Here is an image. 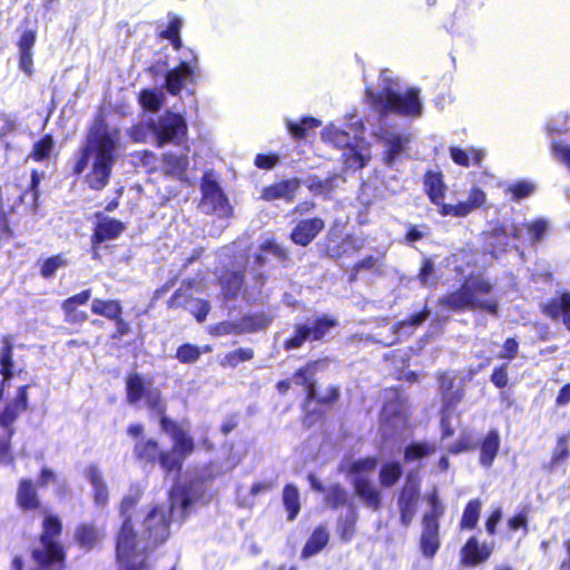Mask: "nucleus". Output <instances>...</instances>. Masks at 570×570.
Instances as JSON below:
<instances>
[{
    "instance_id": "f257e3e1",
    "label": "nucleus",
    "mask_w": 570,
    "mask_h": 570,
    "mask_svg": "<svg viewBox=\"0 0 570 570\" xmlns=\"http://www.w3.org/2000/svg\"><path fill=\"white\" fill-rule=\"evenodd\" d=\"M120 145V132L99 121L95 124L87 137L81 155L75 165V173L86 174L90 188L100 190L109 181Z\"/></svg>"
},
{
    "instance_id": "f03ea898",
    "label": "nucleus",
    "mask_w": 570,
    "mask_h": 570,
    "mask_svg": "<svg viewBox=\"0 0 570 570\" xmlns=\"http://www.w3.org/2000/svg\"><path fill=\"white\" fill-rule=\"evenodd\" d=\"M381 81L382 92L374 95L371 90L366 91L367 99L379 111H392L402 116L417 117L421 115L422 105L419 99V91L410 89L405 92L399 90L397 83L391 78V72H382Z\"/></svg>"
},
{
    "instance_id": "7ed1b4c3",
    "label": "nucleus",
    "mask_w": 570,
    "mask_h": 570,
    "mask_svg": "<svg viewBox=\"0 0 570 570\" xmlns=\"http://www.w3.org/2000/svg\"><path fill=\"white\" fill-rule=\"evenodd\" d=\"M363 131V124L360 120H354L350 122L348 131L334 125L325 127L322 138L337 148H346L343 154L345 165L352 169H361L370 159L368 149L358 144Z\"/></svg>"
},
{
    "instance_id": "20e7f679",
    "label": "nucleus",
    "mask_w": 570,
    "mask_h": 570,
    "mask_svg": "<svg viewBox=\"0 0 570 570\" xmlns=\"http://www.w3.org/2000/svg\"><path fill=\"white\" fill-rule=\"evenodd\" d=\"M136 501L131 498H125L120 504V512L126 520L124 521L117 538V559L120 563V570H149L147 559L144 556L146 546L136 540L132 527L127 517L128 511L135 505Z\"/></svg>"
},
{
    "instance_id": "39448f33",
    "label": "nucleus",
    "mask_w": 570,
    "mask_h": 570,
    "mask_svg": "<svg viewBox=\"0 0 570 570\" xmlns=\"http://www.w3.org/2000/svg\"><path fill=\"white\" fill-rule=\"evenodd\" d=\"M491 289L492 285L487 279H469L460 289L443 297L441 303L452 309L479 308L497 315L498 299L492 296L487 298L483 297L489 294Z\"/></svg>"
},
{
    "instance_id": "423d86ee",
    "label": "nucleus",
    "mask_w": 570,
    "mask_h": 570,
    "mask_svg": "<svg viewBox=\"0 0 570 570\" xmlns=\"http://www.w3.org/2000/svg\"><path fill=\"white\" fill-rule=\"evenodd\" d=\"M386 400L381 413L380 430L384 436L390 438L406 429L409 416L405 400L395 391L390 392Z\"/></svg>"
},
{
    "instance_id": "0eeeda50",
    "label": "nucleus",
    "mask_w": 570,
    "mask_h": 570,
    "mask_svg": "<svg viewBox=\"0 0 570 570\" xmlns=\"http://www.w3.org/2000/svg\"><path fill=\"white\" fill-rule=\"evenodd\" d=\"M127 401L130 404L137 405L144 402L149 409L158 413H164L165 405L161 401L160 392L154 387L150 381L145 380L139 374H131L126 381Z\"/></svg>"
},
{
    "instance_id": "6e6552de",
    "label": "nucleus",
    "mask_w": 570,
    "mask_h": 570,
    "mask_svg": "<svg viewBox=\"0 0 570 570\" xmlns=\"http://www.w3.org/2000/svg\"><path fill=\"white\" fill-rule=\"evenodd\" d=\"M151 132L158 147L179 144L187 135V124L181 115L166 112L157 121L151 120Z\"/></svg>"
},
{
    "instance_id": "1a4fd4ad",
    "label": "nucleus",
    "mask_w": 570,
    "mask_h": 570,
    "mask_svg": "<svg viewBox=\"0 0 570 570\" xmlns=\"http://www.w3.org/2000/svg\"><path fill=\"white\" fill-rule=\"evenodd\" d=\"M203 198L199 207L205 214H214L219 217H228L232 214V207L223 190L218 186L213 174L204 176L202 183Z\"/></svg>"
},
{
    "instance_id": "9d476101",
    "label": "nucleus",
    "mask_w": 570,
    "mask_h": 570,
    "mask_svg": "<svg viewBox=\"0 0 570 570\" xmlns=\"http://www.w3.org/2000/svg\"><path fill=\"white\" fill-rule=\"evenodd\" d=\"M419 493V481L413 476H409L406 479L404 487L401 490L397 500V507L401 514V522L405 527L410 525L416 513Z\"/></svg>"
},
{
    "instance_id": "9b49d317",
    "label": "nucleus",
    "mask_w": 570,
    "mask_h": 570,
    "mask_svg": "<svg viewBox=\"0 0 570 570\" xmlns=\"http://www.w3.org/2000/svg\"><path fill=\"white\" fill-rule=\"evenodd\" d=\"M197 66L198 59L191 53L189 59L181 61L177 68L168 71L166 75L167 90L171 95H178L187 83L193 82Z\"/></svg>"
},
{
    "instance_id": "f8f14e48",
    "label": "nucleus",
    "mask_w": 570,
    "mask_h": 570,
    "mask_svg": "<svg viewBox=\"0 0 570 570\" xmlns=\"http://www.w3.org/2000/svg\"><path fill=\"white\" fill-rule=\"evenodd\" d=\"M487 202L485 193L478 188L473 187L469 191L468 199L465 202H460L456 205H446L442 204L440 208V214L442 216H455V217H465L470 213L481 208Z\"/></svg>"
},
{
    "instance_id": "ddd939ff",
    "label": "nucleus",
    "mask_w": 570,
    "mask_h": 570,
    "mask_svg": "<svg viewBox=\"0 0 570 570\" xmlns=\"http://www.w3.org/2000/svg\"><path fill=\"white\" fill-rule=\"evenodd\" d=\"M145 527L149 539L155 544L164 542L169 534L167 511L163 508H155L146 517Z\"/></svg>"
},
{
    "instance_id": "4468645a",
    "label": "nucleus",
    "mask_w": 570,
    "mask_h": 570,
    "mask_svg": "<svg viewBox=\"0 0 570 570\" xmlns=\"http://www.w3.org/2000/svg\"><path fill=\"white\" fill-rule=\"evenodd\" d=\"M161 429L166 433H168L174 442L173 449L175 452H178L183 458H186L194 450V442L188 434L178 428L176 423L167 420L166 417L161 419Z\"/></svg>"
},
{
    "instance_id": "2eb2a0df",
    "label": "nucleus",
    "mask_w": 570,
    "mask_h": 570,
    "mask_svg": "<svg viewBox=\"0 0 570 570\" xmlns=\"http://www.w3.org/2000/svg\"><path fill=\"white\" fill-rule=\"evenodd\" d=\"M168 304L170 307L184 306L196 317L198 322H203L209 312V304L206 301L187 298L183 288H179L173 295Z\"/></svg>"
},
{
    "instance_id": "dca6fc26",
    "label": "nucleus",
    "mask_w": 570,
    "mask_h": 570,
    "mask_svg": "<svg viewBox=\"0 0 570 570\" xmlns=\"http://www.w3.org/2000/svg\"><path fill=\"white\" fill-rule=\"evenodd\" d=\"M542 312L553 318L561 320L568 331H570V293H562L542 305Z\"/></svg>"
},
{
    "instance_id": "f3484780",
    "label": "nucleus",
    "mask_w": 570,
    "mask_h": 570,
    "mask_svg": "<svg viewBox=\"0 0 570 570\" xmlns=\"http://www.w3.org/2000/svg\"><path fill=\"white\" fill-rule=\"evenodd\" d=\"M247 263V258L242 254L239 257H235L234 267L236 271L227 272L222 276L220 283L225 297H235L239 292L243 284L242 273Z\"/></svg>"
},
{
    "instance_id": "a211bd4d",
    "label": "nucleus",
    "mask_w": 570,
    "mask_h": 570,
    "mask_svg": "<svg viewBox=\"0 0 570 570\" xmlns=\"http://www.w3.org/2000/svg\"><path fill=\"white\" fill-rule=\"evenodd\" d=\"M324 228V222L321 218H311L301 220L292 232L294 243L306 246Z\"/></svg>"
},
{
    "instance_id": "6ab92c4d",
    "label": "nucleus",
    "mask_w": 570,
    "mask_h": 570,
    "mask_svg": "<svg viewBox=\"0 0 570 570\" xmlns=\"http://www.w3.org/2000/svg\"><path fill=\"white\" fill-rule=\"evenodd\" d=\"M92 240L95 244L117 238L124 230L125 225L117 219L106 216H98Z\"/></svg>"
},
{
    "instance_id": "aec40b11",
    "label": "nucleus",
    "mask_w": 570,
    "mask_h": 570,
    "mask_svg": "<svg viewBox=\"0 0 570 570\" xmlns=\"http://www.w3.org/2000/svg\"><path fill=\"white\" fill-rule=\"evenodd\" d=\"M323 362H314L307 364L306 366L299 368L293 377V381L297 385L305 386L306 391V401L305 405H308L311 402L316 400V386L314 382L315 373L322 366Z\"/></svg>"
},
{
    "instance_id": "412c9836",
    "label": "nucleus",
    "mask_w": 570,
    "mask_h": 570,
    "mask_svg": "<svg viewBox=\"0 0 570 570\" xmlns=\"http://www.w3.org/2000/svg\"><path fill=\"white\" fill-rule=\"evenodd\" d=\"M380 140L385 145L384 161L387 165H392L397 156L402 153L405 145L409 142V138L404 135L396 134L393 131L384 130L377 134Z\"/></svg>"
},
{
    "instance_id": "4be33fe9",
    "label": "nucleus",
    "mask_w": 570,
    "mask_h": 570,
    "mask_svg": "<svg viewBox=\"0 0 570 570\" xmlns=\"http://www.w3.org/2000/svg\"><path fill=\"white\" fill-rule=\"evenodd\" d=\"M37 33L33 30L24 31L18 42L19 47V68L28 76L32 75V48L35 46Z\"/></svg>"
},
{
    "instance_id": "5701e85b",
    "label": "nucleus",
    "mask_w": 570,
    "mask_h": 570,
    "mask_svg": "<svg viewBox=\"0 0 570 570\" xmlns=\"http://www.w3.org/2000/svg\"><path fill=\"white\" fill-rule=\"evenodd\" d=\"M500 449V435L497 430L490 431L481 441L479 463L490 469L499 453Z\"/></svg>"
},
{
    "instance_id": "b1692460",
    "label": "nucleus",
    "mask_w": 570,
    "mask_h": 570,
    "mask_svg": "<svg viewBox=\"0 0 570 570\" xmlns=\"http://www.w3.org/2000/svg\"><path fill=\"white\" fill-rule=\"evenodd\" d=\"M299 183L296 179L276 183L263 189L262 198L265 200L285 199L293 200L298 189Z\"/></svg>"
},
{
    "instance_id": "393cba45",
    "label": "nucleus",
    "mask_w": 570,
    "mask_h": 570,
    "mask_svg": "<svg viewBox=\"0 0 570 570\" xmlns=\"http://www.w3.org/2000/svg\"><path fill=\"white\" fill-rule=\"evenodd\" d=\"M492 549L487 544H479L475 538H471L462 548V562L466 566L481 563L491 556Z\"/></svg>"
},
{
    "instance_id": "a878e982",
    "label": "nucleus",
    "mask_w": 570,
    "mask_h": 570,
    "mask_svg": "<svg viewBox=\"0 0 570 570\" xmlns=\"http://www.w3.org/2000/svg\"><path fill=\"white\" fill-rule=\"evenodd\" d=\"M377 465V461L374 458H364L356 460L343 469L351 476L352 484H356L360 479L363 482L370 481Z\"/></svg>"
},
{
    "instance_id": "bb28decb",
    "label": "nucleus",
    "mask_w": 570,
    "mask_h": 570,
    "mask_svg": "<svg viewBox=\"0 0 570 570\" xmlns=\"http://www.w3.org/2000/svg\"><path fill=\"white\" fill-rule=\"evenodd\" d=\"M169 500L171 515L183 519L187 508L194 501V497L185 488L175 485L169 494Z\"/></svg>"
},
{
    "instance_id": "cd10ccee",
    "label": "nucleus",
    "mask_w": 570,
    "mask_h": 570,
    "mask_svg": "<svg viewBox=\"0 0 570 570\" xmlns=\"http://www.w3.org/2000/svg\"><path fill=\"white\" fill-rule=\"evenodd\" d=\"M353 487L356 495L366 507L373 510H377L381 507V492L373 485L371 480L363 482L358 479Z\"/></svg>"
},
{
    "instance_id": "c85d7f7f",
    "label": "nucleus",
    "mask_w": 570,
    "mask_h": 570,
    "mask_svg": "<svg viewBox=\"0 0 570 570\" xmlns=\"http://www.w3.org/2000/svg\"><path fill=\"white\" fill-rule=\"evenodd\" d=\"M439 523L430 522L429 525H423L421 535V550L424 557L432 558L440 548L439 540Z\"/></svg>"
},
{
    "instance_id": "c756f323",
    "label": "nucleus",
    "mask_w": 570,
    "mask_h": 570,
    "mask_svg": "<svg viewBox=\"0 0 570 570\" xmlns=\"http://www.w3.org/2000/svg\"><path fill=\"white\" fill-rule=\"evenodd\" d=\"M189 160L186 154H173L168 153L164 155L163 167L167 175L184 178Z\"/></svg>"
},
{
    "instance_id": "7c9ffc66",
    "label": "nucleus",
    "mask_w": 570,
    "mask_h": 570,
    "mask_svg": "<svg viewBox=\"0 0 570 570\" xmlns=\"http://www.w3.org/2000/svg\"><path fill=\"white\" fill-rule=\"evenodd\" d=\"M86 478L94 488V499L96 504L101 507L106 505L108 502V490L100 471L96 466H89L86 470Z\"/></svg>"
},
{
    "instance_id": "2f4dec72",
    "label": "nucleus",
    "mask_w": 570,
    "mask_h": 570,
    "mask_svg": "<svg viewBox=\"0 0 570 570\" xmlns=\"http://www.w3.org/2000/svg\"><path fill=\"white\" fill-rule=\"evenodd\" d=\"M91 312L96 315L115 321L121 315L122 306L120 302L115 299L95 298L91 303Z\"/></svg>"
},
{
    "instance_id": "473e14b6",
    "label": "nucleus",
    "mask_w": 570,
    "mask_h": 570,
    "mask_svg": "<svg viewBox=\"0 0 570 570\" xmlns=\"http://www.w3.org/2000/svg\"><path fill=\"white\" fill-rule=\"evenodd\" d=\"M425 190L434 204H440L444 196L445 186L440 173L429 171L424 177Z\"/></svg>"
},
{
    "instance_id": "72a5a7b5",
    "label": "nucleus",
    "mask_w": 570,
    "mask_h": 570,
    "mask_svg": "<svg viewBox=\"0 0 570 570\" xmlns=\"http://www.w3.org/2000/svg\"><path fill=\"white\" fill-rule=\"evenodd\" d=\"M17 499L20 508L23 510H35L39 507L36 489L29 480H23L20 482Z\"/></svg>"
},
{
    "instance_id": "f704fd0d",
    "label": "nucleus",
    "mask_w": 570,
    "mask_h": 570,
    "mask_svg": "<svg viewBox=\"0 0 570 570\" xmlns=\"http://www.w3.org/2000/svg\"><path fill=\"white\" fill-rule=\"evenodd\" d=\"M328 537V532L324 528L315 529L302 550V558L307 559L318 553L327 544Z\"/></svg>"
},
{
    "instance_id": "c9c22d12",
    "label": "nucleus",
    "mask_w": 570,
    "mask_h": 570,
    "mask_svg": "<svg viewBox=\"0 0 570 570\" xmlns=\"http://www.w3.org/2000/svg\"><path fill=\"white\" fill-rule=\"evenodd\" d=\"M435 451L436 445L433 442H415L405 448L404 459L407 462H412L433 455Z\"/></svg>"
},
{
    "instance_id": "e433bc0d",
    "label": "nucleus",
    "mask_w": 570,
    "mask_h": 570,
    "mask_svg": "<svg viewBox=\"0 0 570 570\" xmlns=\"http://www.w3.org/2000/svg\"><path fill=\"white\" fill-rule=\"evenodd\" d=\"M450 154H451V158L453 159L454 163H456L458 165H461V166H465V167H468L471 163L479 165L484 157L483 150H479V149H474V148H472L470 150H462L456 147H451Z\"/></svg>"
},
{
    "instance_id": "4c0bfd02",
    "label": "nucleus",
    "mask_w": 570,
    "mask_h": 570,
    "mask_svg": "<svg viewBox=\"0 0 570 570\" xmlns=\"http://www.w3.org/2000/svg\"><path fill=\"white\" fill-rule=\"evenodd\" d=\"M0 372L4 380H8L13 374L12 361V338L7 335L2 338V347L0 350Z\"/></svg>"
},
{
    "instance_id": "58836bf2",
    "label": "nucleus",
    "mask_w": 570,
    "mask_h": 570,
    "mask_svg": "<svg viewBox=\"0 0 570 570\" xmlns=\"http://www.w3.org/2000/svg\"><path fill=\"white\" fill-rule=\"evenodd\" d=\"M283 504L288 512V520H294L301 510L298 490L294 485L288 484L284 488Z\"/></svg>"
},
{
    "instance_id": "ea45409f",
    "label": "nucleus",
    "mask_w": 570,
    "mask_h": 570,
    "mask_svg": "<svg viewBox=\"0 0 570 570\" xmlns=\"http://www.w3.org/2000/svg\"><path fill=\"white\" fill-rule=\"evenodd\" d=\"M135 455L147 462H154L159 455L158 443L154 439L141 438L135 445Z\"/></svg>"
},
{
    "instance_id": "a19ab883",
    "label": "nucleus",
    "mask_w": 570,
    "mask_h": 570,
    "mask_svg": "<svg viewBox=\"0 0 570 570\" xmlns=\"http://www.w3.org/2000/svg\"><path fill=\"white\" fill-rule=\"evenodd\" d=\"M402 472L403 471L400 463L387 462L384 465H382L380 470V483L386 488L393 487L400 480Z\"/></svg>"
},
{
    "instance_id": "79ce46f5",
    "label": "nucleus",
    "mask_w": 570,
    "mask_h": 570,
    "mask_svg": "<svg viewBox=\"0 0 570 570\" xmlns=\"http://www.w3.org/2000/svg\"><path fill=\"white\" fill-rule=\"evenodd\" d=\"M53 145L55 142L52 137L50 135H46L43 138L35 142L28 158H31L35 161L48 159L52 154Z\"/></svg>"
},
{
    "instance_id": "37998d69",
    "label": "nucleus",
    "mask_w": 570,
    "mask_h": 570,
    "mask_svg": "<svg viewBox=\"0 0 570 570\" xmlns=\"http://www.w3.org/2000/svg\"><path fill=\"white\" fill-rule=\"evenodd\" d=\"M340 180L341 177L337 175H334L326 179H321L316 176H312L306 180V185L311 191L315 194L326 195L333 190V188L337 185Z\"/></svg>"
},
{
    "instance_id": "c03bdc74",
    "label": "nucleus",
    "mask_w": 570,
    "mask_h": 570,
    "mask_svg": "<svg viewBox=\"0 0 570 570\" xmlns=\"http://www.w3.org/2000/svg\"><path fill=\"white\" fill-rule=\"evenodd\" d=\"M430 510L423 517V525L430 522L439 523V519L444 513V504L439 500L438 492L434 490L428 498Z\"/></svg>"
},
{
    "instance_id": "a18cd8bd",
    "label": "nucleus",
    "mask_w": 570,
    "mask_h": 570,
    "mask_svg": "<svg viewBox=\"0 0 570 570\" xmlns=\"http://www.w3.org/2000/svg\"><path fill=\"white\" fill-rule=\"evenodd\" d=\"M480 511H481V501L478 499L470 501L463 511L461 522H460L461 528L473 529L479 521Z\"/></svg>"
},
{
    "instance_id": "49530a36",
    "label": "nucleus",
    "mask_w": 570,
    "mask_h": 570,
    "mask_svg": "<svg viewBox=\"0 0 570 570\" xmlns=\"http://www.w3.org/2000/svg\"><path fill=\"white\" fill-rule=\"evenodd\" d=\"M165 101V94L161 90H144L139 96L141 106L150 111H157Z\"/></svg>"
},
{
    "instance_id": "de8ad7c7",
    "label": "nucleus",
    "mask_w": 570,
    "mask_h": 570,
    "mask_svg": "<svg viewBox=\"0 0 570 570\" xmlns=\"http://www.w3.org/2000/svg\"><path fill=\"white\" fill-rule=\"evenodd\" d=\"M510 235L517 237L515 227L512 226L510 230L507 227H495L489 237V244L493 248L504 249L509 246Z\"/></svg>"
},
{
    "instance_id": "09e8293b",
    "label": "nucleus",
    "mask_w": 570,
    "mask_h": 570,
    "mask_svg": "<svg viewBox=\"0 0 570 570\" xmlns=\"http://www.w3.org/2000/svg\"><path fill=\"white\" fill-rule=\"evenodd\" d=\"M68 264V259L63 254H58L55 256H51L43 261L41 267H40V275L43 278H51L57 271L66 267Z\"/></svg>"
},
{
    "instance_id": "8fccbe9b",
    "label": "nucleus",
    "mask_w": 570,
    "mask_h": 570,
    "mask_svg": "<svg viewBox=\"0 0 570 570\" xmlns=\"http://www.w3.org/2000/svg\"><path fill=\"white\" fill-rule=\"evenodd\" d=\"M77 541L85 548H92L100 539L99 531L92 525H81L76 531Z\"/></svg>"
},
{
    "instance_id": "3c124183",
    "label": "nucleus",
    "mask_w": 570,
    "mask_h": 570,
    "mask_svg": "<svg viewBox=\"0 0 570 570\" xmlns=\"http://www.w3.org/2000/svg\"><path fill=\"white\" fill-rule=\"evenodd\" d=\"M264 254H271L282 261L286 259L287 257L286 252L279 245L272 240H266L265 243H263L261 246V253L255 256V263L259 267L265 264Z\"/></svg>"
},
{
    "instance_id": "603ef678",
    "label": "nucleus",
    "mask_w": 570,
    "mask_h": 570,
    "mask_svg": "<svg viewBox=\"0 0 570 570\" xmlns=\"http://www.w3.org/2000/svg\"><path fill=\"white\" fill-rule=\"evenodd\" d=\"M550 150L552 157L570 171V144L562 140H552Z\"/></svg>"
},
{
    "instance_id": "864d4df0",
    "label": "nucleus",
    "mask_w": 570,
    "mask_h": 570,
    "mask_svg": "<svg viewBox=\"0 0 570 570\" xmlns=\"http://www.w3.org/2000/svg\"><path fill=\"white\" fill-rule=\"evenodd\" d=\"M27 386H21L18 390L17 397L12 404L6 407L4 416L7 420H13L21 411L27 407Z\"/></svg>"
},
{
    "instance_id": "5fc2aeb1",
    "label": "nucleus",
    "mask_w": 570,
    "mask_h": 570,
    "mask_svg": "<svg viewBox=\"0 0 570 570\" xmlns=\"http://www.w3.org/2000/svg\"><path fill=\"white\" fill-rule=\"evenodd\" d=\"M253 350L250 348H239L233 352L227 353L222 360L220 364L223 366H232L235 367L240 362L249 361L253 358Z\"/></svg>"
},
{
    "instance_id": "6e6d98bb",
    "label": "nucleus",
    "mask_w": 570,
    "mask_h": 570,
    "mask_svg": "<svg viewBox=\"0 0 570 570\" xmlns=\"http://www.w3.org/2000/svg\"><path fill=\"white\" fill-rule=\"evenodd\" d=\"M321 126V121L315 118H304L299 124L287 122L289 132L296 138H303L307 129Z\"/></svg>"
},
{
    "instance_id": "4d7b16f0",
    "label": "nucleus",
    "mask_w": 570,
    "mask_h": 570,
    "mask_svg": "<svg viewBox=\"0 0 570 570\" xmlns=\"http://www.w3.org/2000/svg\"><path fill=\"white\" fill-rule=\"evenodd\" d=\"M336 325V321L332 320L327 316L321 317L316 320L313 324V326H309L311 332V338L313 340H321L325 336V334L333 328Z\"/></svg>"
},
{
    "instance_id": "13d9d810",
    "label": "nucleus",
    "mask_w": 570,
    "mask_h": 570,
    "mask_svg": "<svg viewBox=\"0 0 570 570\" xmlns=\"http://www.w3.org/2000/svg\"><path fill=\"white\" fill-rule=\"evenodd\" d=\"M184 459L185 458H183L178 452H175L174 449L170 452L159 453V463L166 471L180 469Z\"/></svg>"
},
{
    "instance_id": "bf43d9fd",
    "label": "nucleus",
    "mask_w": 570,
    "mask_h": 570,
    "mask_svg": "<svg viewBox=\"0 0 570 570\" xmlns=\"http://www.w3.org/2000/svg\"><path fill=\"white\" fill-rule=\"evenodd\" d=\"M311 332L309 325L297 326L295 335L285 342V348L293 350L301 347L306 340L311 338Z\"/></svg>"
},
{
    "instance_id": "052dcab7",
    "label": "nucleus",
    "mask_w": 570,
    "mask_h": 570,
    "mask_svg": "<svg viewBox=\"0 0 570 570\" xmlns=\"http://www.w3.org/2000/svg\"><path fill=\"white\" fill-rule=\"evenodd\" d=\"M202 354V351L198 346L191 344H185L178 347L176 352V357L181 363H194L196 362Z\"/></svg>"
},
{
    "instance_id": "680f3d73",
    "label": "nucleus",
    "mask_w": 570,
    "mask_h": 570,
    "mask_svg": "<svg viewBox=\"0 0 570 570\" xmlns=\"http://www.w3.org/2000/svg\"><path fill=\"white\" fill-rule=\"evenodd\" d=\"M90 296H91L90 291H89V289H86V291H83V292H81V293H79V294H76V295H75V296H72V297L67 298V299L62 303V308H63V311H65L67 314H70V313H72V312L76 309V307H77L78 305H83V304H86V303L89 301Z\"/></svg>"
},
{
    "instance_id": "e2e57ef3",
    "label": "nucleus",
    "mask_w": 570,
    "mask_h": 570,
    "mask_svg": "<svg viewBox=\"0 0 570 570\" xmlns=\"http://www.w3.org/2000/svg\"><path fill=\"white\" fill-rule=\"evenodd\" d=\"M326 501L332 507H338L346 502V492L340 485H332L327 490Z\"/></svg>"
},
{
    "instance_id": "0e129e2a",
    "label": "nucleus",
    "mask_w": 570,
    "mask_h": 570,
    "mask_svg": "<svg viewBox=\"0 0 570 570\" xmlns=\"http://www.w3.org/2000/svg\"><path fill=\"white\" fill-rule=\"evenodd\" d=\"M180 27L181 22L178 19H174L168 26L167 30L163 32V37L169 39L176 50H178L181 46L179 38Z\"/></svg>"
},
{
    "instance_id": "69168bd1",
    "label": "nucleus",
    "mask_w": 570,
    "mask_h": 570,
    "mask_svg": "<svg viewBox=\"0 0 570 570\" xmlns=\"http://www.w3.org/2000/svg\"><path fill=\"white\" fill-rule=\"evenodd\" d=\"M533 190L534 187L529 181H519L508 188V191H510L517 200L528 197L533 193Z\"/></svg>"
},
{
    "instance_id": "338daca9",
    "label": "nucleus",
    "mask_w": 570,
    "mask_h": 570,
    "mask_svg": "<svg viewBox=\"0 0 570 570\" xmlns=\"http://www.w3.org/2000/svg\"><path fill=\"white\" fill-rule=\"evenodd\" d=\"M569 455V446L568 439L562 436L558 440L557 445L553 450L551 464H558L560 461L564 460Z\"/></svg>"
},
{
    "instance_id": "774afa93",
    "label": "nucleus",
    "mask_w": 570,
    "mask_h": 570,
    "mask_svg": "<svg viewBox=\"0 0 570 570\" xmlns=\"http://www.w3.org/2000/svg\"><path fill=\"white\" fill-rule=\"evenodd\" d=\"M549 223L544 219H538L529 225L528 229L533 242H539L547 233Z\"/></svg>"
}]
</instances>
